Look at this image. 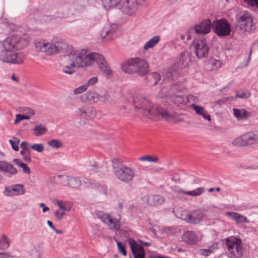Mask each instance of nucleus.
<instances>
[{
  "mask_svg": "<svg viewBox=\"0 0 258 258\" xmlns=\"http://www.w3.org/2000/svg\"><path fill=\"white\" fill-rule=\"evenodd\" d=\"M10 254L7 252H0V258H8Z\"/></svg>",
  "mask_w": 258,
  "mask_h": 258,
  "instance_id": "obj_58",
  "label": "nucleus"
},
{
  "mask_svg": "<svg viewBox=\"0 0 258 258\" xmlns=\"http://www.w3.org/2000/svg\"><path fill=\"white\" fill-rule=\"evenodd\" d=\"M138 160L143 162H156L158 161V158L156 156H143L139 157Z\"/></svg>",
  "mask_w": 258,
  "mask_h": 258,
  "instance_id": "obj_39",
  "label": "nucleus"
},
{
  "mask_svg": "<svg viewBox=\"0 0 258 258\" xmlns=\"http://www.w3.org/2000/svg\"><path fill=\"white\" fill-rule=\"evenodd\" d=\"M78 113L82 116H86L88 119H93L96 117V111L92 106H83L78 109Z\"/></svg>",
  "mask_w": 258,
  "mask_h": 258,
  "instance_id": "obj_23",
  "label": "nucleus"
},
{
  "mask_svg": "<svg viewBox=\"0 0 258 258\" xmlns=\"http://www.w3.org/2000/svg\"><path fill=\"white\" fill-rule=\"evenodd\" d=\"M204 217V213L201 210L196 211L190 214L186 212L183 213L180 216L181 219L191 224L199 223Z\"/></svg>",
  "mask_w": 258,
  "mask_h": 258,
  "instance_id": "obj_15",
  "label": "nucleus"
},
{
  "mask_svg": "<svg viewBox=\"0 0 258 258\" xmlns=\"http://www.w3.org/2000/svg\"><path fill=\"white\" fill-rule=\"evenodd\" d=\"M169 96L171 100L177 105L182 104L184 102V98L181 95L173 94L171 96L170 94H169Z\"/></svg>",
  "mask_w": 258,
  "mask_h": 258,
  "instance_id": "obj_37",
  "label": "nucleus"
},
{
  "mask_svg": "<svg viewBox=\"0 0 258 258\" xmlns=\"http://www.w3.org/2000/svg\"><path fill=\"white\" fill-rule=\"evenodd\" d=\"M201 238L202 235L200 233L197 234L192 231H187L182 236V240L191 245L197 244L201 240Z\"/></svg>",
  "mask_w": 258,
  "mask_h": 258,
  "instance_id": "obj_18",
  "label": "nucleus"
},
{
  "mask_svg": "<svg viewBox=\"0 0 258 258\" xmlns=\"http://www.w3.org/2000/svg\"><path fill=\"white\" fill-rule=\"evenodd\" d=\"M34 46L37 51L44 52L47 55H53L59 53L61 47L45 40H36Z\"/></svg>",
  "mask_w": 258,
  "mask_h": 258,
  "instance_id": "obj_6",
  "label": "nucleus"
},
{
  "mask_svg": "<svg viewBox=\"0 0 258 258\" xmlns=\"http://www.w3.org/2000/svg\"><path fill=\"white\" fill-rule=\"evenodd\" d=\"M34 136L39 137L46 134L47 128L42 124L36 125L32 130Z\"/></svg>",
  "mask_w": 258,
  "mask_h": 258,
  "instance_id": "obj_32",
  "label": "nucleus"
},
{
  "mask_svg": "<svg viewBox=\"0 0 258 258\" xmlns=\"http://www.w3.org/2000/svg\"><path fill=\"white\" fill-rule=\"evenodd\" d=\"M118 27L117 25L112 24L103 28L100 32L101 41L108 42L116 38L118 35Z\"/></svg>",
  "mask_w": 258,
  "mask_h": 258,
  "instance_id": "obj_12",
  "label": "nucleus"
},
{
  "mask_svg": "<svg viewBox=\"0 0 258 258\" xmlns=\"http://www.w3.org/2000/svg\"><path fill=\"white\" fill-rule=\"evenodd\" d=\"M121 69L126 74H137L140 76L143 77L149 72V65L145 59L134 57L123 61L121 64Z\"/></svg>",
  "mask_w": 258,
  "mask_h": 258,
  "instance_id": "obj_4",
  "label": "nucleus"
},
{
  "mask_svg": "<svg viewBox=\"0 0 258 258\" xmlns=\"http://www.w3.org/2000/svg\"><path fill=\"white\" fill-rule=\"evenodd\" d=\"M95 187L101 192L106 195L107 194V187L104 184H97L95 185Z\"/></svg>",
  "mask_w": 258,
  "mask_h": 258,
  "instance_id": "obj_52",
  "label": "nucleus"
},
{
  "mask_svg": "<svg viewBox=\"0 0 258 258\" xmlns=\"http://www.w3.org/2000/svg\"><path fill=\"white\" fill-rule=\"evenodd\" d=\"M218 244L217 243L213 244L208 249H201L199 250V253L201 255L208 256L211 252L218 248Z\"/></svg>",
  "mask_w": 258,
  "mask_h": 258,
  "instance_id": "obj_35",
  "label": "nucleus"
},
{
  "mask_svg": "<svg viewBox=\"0 0 258 258\" xmlns=\"http://www.w3.org/2000/svg\"><path fill=\"white\" fill-rule=\"evenodd\" d=\"M185 89V86L183 84H179L178 85H173L171 87L172 91L178 90L179 92H183Z\"/></svg>",
  "mask_w": 258,
  "mask_h": 258,
  "instance_id": "obj_50",
  "label": "nucleus"
},
{
  "mask_svg": "<svg viewBox=\"0 0 258 258\" xmlns=\"http://www.w3.org/2000/svg\"><path fill=\"white\" fill-rule=\"evenodd\" d=\"M54 203L63 211H70L73 206L72 203L69 201L56 200Z\"/></svg>",
  "mask_w": 258,
  "mask_h": 258,
  "instance_id": "obj_31",
  "label": "nucleus"
},
{
  "mask_svg": "<svg viewBox=\"0 0 258 258\" xmlns=\"http://www.w3.org/2000/svg\"><path fill=\"white\" fill-rule=\"evenodd\" d=\"M236 21L241 31L248 32L251 30L253 23L252 17L249 13L243 12L239 13L236 16Z\"/></svg>",
  "mask_w": 258,
  "mask_h": 258,
  "instance_id": "obj_11",
  "label": "nucleus"
},
{
  "mask_svg": "<svg viewBox=\"0 0 258 258\" xmlns=\"http://www.w3.org/2000/svg\"><path fill=\"white\" fill-rule=\"evenodd\" d=\"M28 43L26 36L13 35L8 37L2 42L3 49L0 51V60L11 64H22L25 59V54L17 50L27 47Z\"/></svg>",
  "mask_w": 258,
  "mask_h": 258,
  "instance_id": "obj_2",
  "label": "nucleus"
},
{
  "mask_svg": "<svg viewBox=\"0 0 258 258\" xmlns=\"http://www.w3.org/2000/svg\"><path fill=\"white\" fill-rule=\"evenodd\" d=\"M212 28L215 33L219 36H227L231 32V26L225 19L216 20L212 23Z\"/></svg>",
  "mask_w": 258,
  "mask_h": 258,
  "instance_id": "obj_9",
  "label": "nucleus"
},
{
  "mask_svg": "<svg viewBox=\"0 0 258 258\" xmlns=\"http://www.w3.org/2000/svg\"><path fill=\"white\" fill-rule=\"evenodd\" d=\"M39 206L42 208V211L44 213L46 212L49 210V208L46 207L45 205L43 203H40L39 204Z\"/></svg>",
  "mask_w": 258,
  "mask_h": 258,
  "instance_id": "obj_57",
  "label": "nucleus"
},
{
  "mask_svg": "<svg viewBox=\"0 0 258 258\" xmlns=\"http://www.w3.org/2000/svg\"><path fill=\"white\" fill-rule=\"evenodd\" d=\"M9 143L11 144L12 149L15 151L19 150V144L20 143V139L14 137L12 139L9 140Z\"/></svg>",
  "mask_w": 258,
  "mask_h": 258,
  "instance_id": "obj_40",
  "label": "nucleus"
},
{
  "mask_svg": "<svg viewBox=\"0 0 258 258\" xmlns=\"http://www.w3.org/2000/svg\"><path fill=\"white\" fill-rule=\"evenodd\" d=\"M20 154L23 156V159L25 161L28 162L31 161L30 152L22 150L20 151Z\"/></svg>",
  "mask_w": 258,
  "mask_h": 258,
  "instance_id": "obj_49",
  "label": "nucleus"
},
{
  "mask_svg": "<svg viewBox=\"0 0 258 258\" xmlns=\"http://www.w3.org/2000/svg\"><path fill=\"white\" fill-rule=\"evenodd\" d=\"M88 88L85 84H84L81 86H79L75 88L73 91V93L75 95H79L85 92Z\"/></svg>",
  "mask_w": 258,
  "mask_h": 258,
  "instance_id": "obj_42",
  "label": "nucleus"
},
{
  "mask_svg": "<svg viewBox=\"0 0 258 258\" xmlns=\"http://www.w3.org/2000/svg\"><path fill=\"white\" fill-rule=\"evenodd\" d=\"M196 54L198 58L206 57L209 53V47L205 38L194 42Z\"/></svg>",
  "mask_w": 258,
  "mask_h": 258,
  "instance_id": "obj_14",
  "label": "nucleus"
},
{
  "mask_svg": "<svg viewBox=\"0 0 258 258\" xmlns=\"http://www.w3.org/2000/svg\"><path fill=\"white\" fill-rule=\"evenodd\" d=\"M61 182L63 185H69L73 188H78L81 185V181L79 178L69 176H62Z\"/></svg>",
  "mask_w": 258,
  "mask_h": 258,
  "instance_id": "obj_22",
  "label": "nucleus"
},
{
  "mask_svg": "<svg viewBox=\"0 0 258 258\" xmlns=\"http://www.w3.org/2000/svg\"><path fill=\"white\" fill-rule=\"evenodd\" d=\"M112 166L114 174L119 180L125 182L133 180L135 175V171L130 167L122 165L119 160L113 159Z\"/></svg>",
  "mask_w": 258,
  "mask_h": 258,
  "instance_id": "obj_5",
  "label": "nucleus"
},
{
  "mask_svg": "<svg viewBox=\"0 0 258 258\" xmlns=\"http://www.w3.org/2000/svg\"><path fill=\"white\" fill-rule=\"evenodd\" d=\"M22 112L24 114L28 115L30 118L35 114V111L29 107H24L22 110Z\"/></svg>",
  "mask_w": 258,
  "mask_h": 258,
  "instance_id": "obj_48",
  "label": "nucleus"
},
{
  "mask_svg": "<svg viewBox=\"0 0 258 258\" xmlns=\"http://www.w3.org/2000/svg\"><path fill=\"white\" fill-rule=\"evenodd\" d=\"M249 96L250 93L247 91L239 90L236 93V97L240 98L246 99L248 98Z\"/></svg>",
  "mask_w": 258,
  "mask_h": 258,
  "instance_id": "obj_43",
  "label": "nucleus"
},
{
  "mask_svg": "<svg viewBox=\"0 0 258 258\" xmlns=\"http://www.w3.org/2000/svg\"><path fill=\"white\" fill-rule=\"evenodd\" d=\"M119 1V0H97V3L101 5L103 8L106 10L118 6Z\"/></svg>",
  "mask_w": 258,
  "mask_h": 258,
  "instance_id": "obj_26",
  "label": "nucleus"
},
{
  "mask_svg": "<svg viewBox=\"0 0 258 258\" xmlns=\"http://www.w3.org/2000/svg\"><path fill=\"white\" fill-rule=\"evenodd\" d=\"M186 100L189 104L191 105L192 104H196V103L198 102L199 99L197 96L190 94L187 96Z\"/></svg>",
  "mask_w": 258,
  "mask_h": 258,
  "instance_id": "obj_46",
  "label": "nucleus"
},
{
  "mask_svg": "<svg viewBox=\"0 0 258 258\" xmlns=\"http://www.w3.org/2000/svg\"><path fill=\"white\" fill-rule=\"evenodd\" d=\"M0 171L8 177H11L17 173L16 168L5 161H0Z\"/></svg>",
  "mask_w": 258,
  "mask_h": 258,
  "instance_id": "obj_20",
  "label": "nucleus"
},
{
  "mask_svg": "<svg viewBox=\"0 0 258 258\" xmlns=\"http://www.w3.org/2000/svg\"><path fill=\"white\" fill-rule=\"evenodd\" d=\"M161 38L159 36H154L149 41L146 42L143 46V49L146 51L149 49L154 48L160 42Z\"/></svg>",
  "mask_w": 258,
  "mask_h": 258,
  "instance_id": "obj_28",
  "label": "nucleus"
},
{
  "mask_svg": "<svg viewBox=\"0 0 258 258\" xmlns=\"http://www.w3.org/2000/svg\"><path fill=\"white\" fill-rule=\"evenodd\" d=\"M54 215L55 217L59 220H60L62 219L63 217L65 215L64 212L63 211H56L54 213Z\"/></svg>",
  "mask_w": 258,
  "mask_h": 258,
  "instance_id": "obj_54",
  "label": "nucleus"
},
{
  "mask_svg": "<svg viewBox=\"0 0 258 258\" xmlns=\"http://www.w3.org/2000/svg\"><path fill=\"white\" fill-rule=\"evenodd\" d=\"M181 54V56L180 58L179 61L178 62L177 64L175 65V68H172L168 70L166 75L167 78L173 79L175 75L177 74V66H178V68H179L181 64L183 63L184 60L186 59L185 52H182Z\"/></svg>",
  "mask_w": 258,
  "mask_h": 258,
  "instance_id": "obj_25",
  "label": "nucleus"
},
{
  "mask_svg": "<svg viewBox=\"0 0 258 258\" xmlns=\"http://www.w3.org/2000/svg\"><path fill=\"white\" fill-rule=\"evenodd\" d=\"M233 144L238 147L247 146L244 135H242L241 136L238 138H236L233 141Z\"/></svg>",
  "mask_w": 258,
  "mask_h": 258,
  "instance_id": "obj_38",
  "label": "nucleus"
},
{
  "mask_svg": "<svg viewBox=\"0 0 258 258\" xmlns=\"http://www.w3.org/2000/svg\"><path fill=\"white\" fill-rule=\"evenodd\" d=\"M118 8L126 15L134 16L138 10V3L137 0H119Z\"/></svg>",
  "mask_w": 258,
  "mask_h": 258,
  "instance_id": "obj_10",
  "label": "nucleus"
},
{
  "mask_svg": "<svg viewBox=\"0 0 258 258\" xmlns=\"http://www.w3.org/2000/svg\"><path fill=\"white\" fill-rule=\"evenodd\" d=\"M14 162L22 169V172L27 175H30L31 171L29 167L27 165L22 162L20 159H16L14 160Z\"/></svg>",
  "mask_w": 258,
  "mask_h": 258,
  "instance_id": "obj_34",
  "label": "nucleus"
},
{
  "mask_svg": "<svg viewBox=\"0 0 258 258\" xmlns=\"http://www.w3.org/2000/svg\"><path fill=\"white\" fill-rule=\"evenodd\" d=\"M212 27V24L209 19H206L203 21L195 27H191L189 29L186 34L187 40L191 39L195 33L202 34L208 33L210 32Z\"/></svg>",
  "mask_w": 258,
  "mask_h": 258,
  "instance_id": "obj_8",
  "label": "nucleus"
},
{
  "mask_svg": "<svg viewBox=\"0 0 258 258\" xmlns=\"http://www.w3.org/2000/svg\"><path fill=\"white\" fill-rule=\"evenodd\" d=\"M128 244L134 258H145V251L142 246L138 244L133 239H128Z\"/></svg>",
  "mask_w": 258,
  "mask_h": 258,
  "instance_id": "obj_19",
  "label": "nucleus"
},
{
  "mask_svg": "<svg viewBox=\"0 0 258 258\" xmlns=\"http://www.w3.org/2000/svg\"><path fill=\"white\" fill-rule=\"evenodd\" d=\"M205 190L204 187H200L191 191H182V192L188 196L197 197L201 195Z\"/></svg>",
  "mask_w": 258,
  "mask_h": 258,
  "instance_id": "obj_36",
  "label": "nucleus"
},
{
  "mask_svg": "<svg viewBox=\"0 0 258 258\" xmlns=\"http://www.w3.org/2000/svg\"><path fill=\"white\" fill-rule=\"evenodd\" d=\"M249 8H256L258 9V0H252L251 3L247 6Z\"/></svg>",
  "mask_w": 258,
  "mask_h": 258,
  "instance_id": "obj_56",
  "label": "nucleus"
},
{
  "mask_svg": "<svg viewBox=\"0 0 258 258\" xmlns=\"http://www.w3.org/2000/svg\"><path fill=\"white\" fill-rule=\"evenodd\" d=\"M225 216L235 221L237 224L248 223L249 222V221L246 217L238 213L226 212L225 213Z\"/></svg>",
  "mask_w": 258,
  "mask_h": 258,
  "instance_id": "obj_24",
  "label": "nucleus"
},
{
  "mask_svg": "<svg viewBox=\"0 0 258 258\" xmlns=\"http://www.w3.org/2000/svg\"><path fill=\"white\" fill-rule=\"evenodd\" d=\"M143 201L152 206L160 205L164 202L163 198L159 195L145 196L143 198Z\"/></svg>",
  "mask_w": 258,
  "mask_h": 258,
  "instance_id": "obj_21",
  "label": "nucleus"
},
{
  "mask_svg": "<svg viewBox=\"0 0 258 258\" xmlns=\"http://www.w3.org/2000/svg\"><path fill=\"white\" fill-rule=\"evenodd\" d=\"M191 107L195 111L197 114L202 116L204 119L209 121L211 120L210 115L207 113V112L202 106L196 105L195 104H192Z\"/></svg>",
  "mask_w": 258,
  "mask_h": 258,
  "instance_id": "obj_27",
  "label": "nucleus"
},
{
  "mask_svg": "<svg viewBox=\"0 0 258 258\" xmlns=\"http://www.w3.org/2000/svg\"><path fill=\"white\" fill-rule=\"evenodd\" d=\"M244 5H245L247 7L249 5V3H251L252 0H243Z\"/></svg>",
  "mask_w": 258,
  "mask_h": 258,
  "instance_id": "obj_62",
  "label": "nucleus"
},
{
  "mask_svg": "<svg viewBox=\"0 0 258 258\" xmlns=\"http://www.w3.org/2000/svg\"><path fill=\"white\" fill-rule=\"evenodd\" d=\"M47 144L49 146L56 149H59L61 148L62 146V144L61 143V142L59 140L56 139H53L49 141L47 143Z\"/></svg>",
  "mask_w": 258,
  "mask_h": 258,
  "instance_id": "obj_41",
  "label": "nucleus"
},
{
  "mask_svg": "<svg viewBox=\"0 0 258 258\" xmlns=\"http://www.w3.org/2000/svg\"><path fill=\"white\" fill-rule=\"evenodd\" d=\"M234 116L238 120H244L247 118L249 113L243 108H233Z\"/></svg>",
  "mask_w": 258,
  "mask_h": 258,
  "instance_id": "obj_29",
  "label": "nucleus"
},
{
  "mask_svg": "<svg viewBox=\"0 0 258 258\" xmlns=\"http://www.w3.org/2000/svg\"><path fill=\"white\" fill-rule=\"evenodd\" d=\"M247 146L252 145L258 141V133L249 132L244 135Z\"/></svg>",
  "mask_w": 258,
  "mask_h": 258,
  "instance_id": "obj_30",
  "label": "nucleus"
},
{
  "mask_svg": "<svg viewBox=\"0 0 258 258\" xmlns=\"http://www.w3.org/2000/svg\"><path fill=\"white\" fill-rule=\"evenodd\" d=\"M20 147L23 149V151H28V152H30L31 147L29 146L27 142H22L20 145Z\"/></svg>",
  "mask_w": 258,
  "mask_h": 258,
  "instance_id": "obj_53",
  "label": "nucleus"
},
{
  "mask_svg": "<svg viewBox=\"0 0 258 258\" xmlns=\"http://www.w3.org/2000/svg\"><path fill=\"white\" fill-rule=\"evenodd\" d=\"M5 157V154L0 151V159H3Z\"/></svg>",
  "mask_w": 258,
  "mask_h": 258,
  "instance_id": "obj_63",
  "label": "nucleus"
},
{
  "mask_svg": "<svg viewBox=\"0 0 258 258\" xmlns=\"http://www.w3.org/2000/svg\"><path fill=\"white\" fill-rule=\"evenodd\" d=\"M48 225H49V226L53 230L54 229L55 227L54 226H53V224L52 223V222L50 221V220H48L47 222Z\"/></svg>",
  "mask_w": 258,
  "mask_h": 258,
  "instance_id": "obj_61",
  "label": "nucleus"
},
{
  "mask_svg": "<svg viewBox=\"0 0 258 258\" xmlns=\"http://www.w3.org/2000/svg\"><path fill=\"white\" fill-rule=\"evenodd\" d=\"M99 81L98 78L97 77H93L89 79L85 84L87 88L90 86H92L96 84Z\"/></svg>",
  "mask_w": 258,
  "mask_h": 258,
  "instance_id": "obj_45",
  "label": "nucleus"
},
{
  "mask_svg": "<svg viewBox=\"0 0 258 258\" xmlns=\"http://www.w3.org/2000/svg\"><path fill=\"white\" fill-rule=\"evenodd\" d=\"M226 245L228 251L236 258H241L243 253L241 241L235 237H230L226 239Z\"/></svg>",
  "mask_w": 258,
  "mask_h": 258,
  "instance_id": "obj_7",
  "label": "nucleus"
},
{
  "mask_svg": "<svg viewBox=\"0 0 258 258\" xmlns=\"http://www.w3.org/2000/svg\"><path fill=\"white\" fill-rule=\"evenodd\" d=\"M97 215L98 218H100L103 222L107 224L110 228L113 229L117 231L119 230V219H112L108 214L104 213L101 212H99L97 214Z\"/></svg>",
  "mask_w": 258,
  "mask_h": 258,
  "instance_id": "obj_16",
  "label": "nucleus"
},
{
  "mask_svg": "<svg viewBox=\"0 0 258 258\" xmlns=\"http://www.w3.org/2000/svg\"><path fill=\"white\" fill-rule=\"evenodd\" d=\"M152 77L155 80V84H156L161 79V76L157 73H154L152 74Z\"/></svg>",
  "mask_w": 258,
  "mask_h": 258,
  "instance_id": "obj_55",
  "label": "nucleus"
},
{
  "mask_svg": "<svg viewBox=\"0 0 258 258\" xmlns=\"http://www.w3.org/2000/svg\"><path fill=\"white\" fill-rule=\"evenodd\" d=\"M29 119H30V117H29L28 115H26L25 114L22 115V114H18L16 115V118L14 121V123L18 124L20 121H21L23 120H24V119L28 120Z\"/></svg>",
  "mask_w": 258,
  "mask_h": 258,
  "instance_id": "obj_44",
  "label": "nucleus"
},
{
  "mask_svg": "<svg viewBox=\"0 0 258 258\" xmlns=\"http://www.w3.org/2000/svg\"><path fill=\"white\" fill-rule=\"evenodd\" d=\"M11 79L16 82H18L19 81V78L14 74H13L11 76Z\"/></svg>",
  "mask_w": 258,
  "mask_h": 258,
  "instance_id": "obj_59",
  "label": "nucleus"
},
{
  "mask_svg": "<svg viewBox=\"0 0 258 258\" xmlns=\"http://www.w3.org/2000/svg\"><path fill=\"white\" fill-rule=\"evenodd\" d=\"M84 96L86 97V101L90 103H95L98 101L106 102L109 99V95L107 92L100 95L95 90H89Z\"/></svg>",
  "mask_w": 258,
  "mask_h": 258,
  "instance_id": "obj_13",
  "label": "nucleus"
},
{
  "mask_svg": "<svg viewBox=\"0 0 258 258\" xmlns=\"http://www.w3.org/2000/svg\"><path fill=\"white\" fill-rule=\"evenodd\" d=\"M9 238L5 234H2L0 236V250H5L10 246Z\"/></svg>",
  "mask_w": 258,
  "mask_h": 258,
  "instance_id": "obj_33",
  "label": "nucleus"
},
{
  "mask_svg": "<svg viewBox=\"0 0 258 258\" xmlns=\"http://www.w3.org/2000/svg\"><path fill=\"white\" fill-rule=\"evenodd\" d=\"M4 193L6 196H21L25 193V189L22 184H15L6 187Z\"/></svg>",
  "mask_w": 258,
  "mask_h": 258,
  "instance_id": "obj_17",
  "label": "nucleus"
},
{
  "mask_svg": "<svg viewBox=\"0 0 258 258\" xmlns=\"http://www.w3.org/2000/svg\"><path fill=\"white\" fill-rule=\"evenodd\" d=\"M117 246L118 251L121 253L124 256L126 255V251L124 246L119 241H117Z\"/></svg>",
  "mask_w": 258,
  "mask_h": 258,
  "instance_id": "obj_51",
  "label": "nucleus"
},
{
  "mask_svg": "<svg viewBox=\"0 0 258 258\" xmlns=\"http://www.w3.org/2000/svg\"><path fill=\"white\" fill-rule=\"evenodd\" d=\"M98 64L100 71L105 76H110L112 70L103 55L96 52H90L86 49L72 50L65 58L63 65V73L70 75L74 73L75 68H85Z\"/></svg>",
  "mask_w": 258,
  "mask_h": 258,
  "instance_id": "obj_1",
  "label": "nucleus"
},
{
  "mask_svg": "<svg viewBox=\"0 0 258 258\" xmlns=\"http://www.w3.org/2000/svg\"><path fill=\"white\" fill-rule=\"evenodd\" d=\"M214 64L218 67H220L221 66V62L220 60H215Z\"/></svg>",
  "mask_w": 258,
  "mask_h": 258,
  "instance_id": "obj_60",
  "label": "nucleus"
},
{
  "mask_svg": "<svg viewBox=\"0 0 258 258\" xmlns=\"http://www.w3.org/2000/svg\"><path fill=\"white\" fill-rule=\"evenodd\" d=\"M135 107L149 118L157 119L162 117L169 120L172 115L163 108L154 105L146 97L140 96L134 100Z\"/></svg>",
  "mask_w": 258,
  "mask_h": 258,
  "instance_id": "obj_3",
  "label": "nucleus"
},
{
  "mask_svg": "<svg viewBox=\"0 0 258 258\" xmlns=\"http://www.w3.org/2000/svg\"><path fill=\"white\" fill-rule=\"evenodd\" d=\"M53 230L54 231H55L56 233H58V234H60L62 233L61 231L56 229L55 228H54V229H53Z\"/></svg>",
  "mask_w": 258,
  "mask_h": 258,
  "instance_id": "obj_64",
  "label": "nucleus"
},
{
  "mask_svg": "<svg viewBox=\"0 0 258 258\" xmlns=\"http://www.w3.org/2000/svg\"><path fill=\"white\" fill-rule=\"evenodd\" d=\"M31 148L39 153L44 151V146L42 144H34L31 146Z\"/></svg>",
  "mask_w": 258,
  "mask_h": 258,
  "instance_id": "obj_47",
  "label": "nucleus"
}]
</instances>
